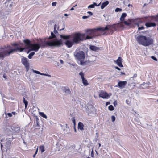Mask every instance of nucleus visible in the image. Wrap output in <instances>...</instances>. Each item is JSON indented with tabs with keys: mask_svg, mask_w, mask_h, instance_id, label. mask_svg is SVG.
<instances>
[{
	"mask_svg": "<svg viewBox=\"0 0 158 158\" xmlns=\"http://www.w3.org/2000/svg\"><path fill=\"white\" fill-rule=\"evenodd\" d=\"M127 16L126 13H123L122 14L120 18L121 22L116 24L112 25H106L105 27L100 28L99 30H110V33L112 34L115 31L118 30L120 28L124 27V25H128V22L127 21H124V18Z\"/></svg>",
	"mask_w": 158,
	"mask_h": 158,
	"instance_id": "nucleus-1",
	"label": "nucleus"
},
{
	"mask_svg": "<svg viewBox=\"0 0 158 158\" xmlns=\"http://www.w3.org/2000/svg\"><path fill=\"white\" fill-rule=\"evenodd\" d=\"M85 39L84 34L77 32L73 35L72 40H67L64 42V44L68 48H70L73 45L78 44L81 41L84 40Z\"/></svg>",
	"mask_w": 158,
	"mask_h": 158,
	"instance_id": "nucleus-2",
	"label": "nucleus"
},
{
	"mask_svg": "<svg viewBox=\"0 0 158 158\" xmlns=\"http://www.w3.org/2000/svg\"><path fill=\"white\" fill-rule=\"evenodd\" d=\"M138 42L140 44L145 46H148L153 43V40L150 37L140 35L136 38Z\"/></svg>",
	"mask_w": 158,
	"mask_h": 158,
	"instance_id": "nucleus-3",
	"label": "nucleus"
},
{
	"mask_svg": "<svg viewBox=\"0 0 158 158\" xmlns=\"http://www.w3.org/2000/svg\"><path fill=\"white\" fill-rule=\"evenodd\" d=\"M62 44V41L61 39L59 40L56 39L50 41H47L44 44V45L42 46V47L48 46H54L59 47Z\"/></svg>",
	"mask_w": 158,
	"mask_h": 158,
	"instance_id": "nucleus-4",
	"label": "nucleus"
},
{
	"mask_svg": "<svg viewBox=\"0 0 158 158\" xmlns=\"http://www.w3.org/2000/svg\"><path fill=\"white\" fill-rule=\"evenodd\" d=\"M103 27H99L97 29H89L86 30L85 31L86 34L84 33L85 34V39L84 40H89L92 38L93 36L94 35V33L96 32L97 31H105V30H102L99 29L100 28Z\"/></svg>",
	"mask_w": 158,
	"mask_h": 158,
	"instance_id": "nucleus-5",
	"label": "nucleus"
},
{
	"mask_svg": "<svg viewBox=\"0 0 158 158\" xmlns=\"http://www.w3.org/2000/svg\"><path fill=\"white\" fill-rule=\"evenodd\" d=\"M75 57L80 61V64L82 65H85L86 62L84 61L85 58V54L82 51H79L75 55Z\"/></svg>",
	"mask_w": 158,
	"mask_h": 158,
	"instance_id": "nucleus-6",
	"label": "nucleus"
},
{
	"mask_svg": "<svg viewBox=\"0 0 158 158\" xmlns=\"http://www.w3.org/2000/svg\"><path fill=\"white\" fill-rule=\"evenodd\" d=\"M43 45H44V44L41 45L39 43L32 44H31V46L30 47V48L31 49L29 50L27 53H28L30 51H34L35 52H37L40 47H42Z\"/></svg>",
	"mask_w": 158,
	"mask_h": 158,
	"instance_id": "nucleus-7",
	"label": "nucleus"
},
{
	"mask_svg": "<svg viewBox=\"0 0 158 158\" xmlns=\"http://www.w3.org/2000/svg\"><path fill=\"white\" fill-rule=\"evenodd\" d=\"M7 48L8 49L7 50L8 51V55H9L10 54L13 53L14 52H17L18 51H19L20 52H22L23 51L24 49V48H21V47H15L14 49H12L11 47L10 46H7Z\"/></svg>",
	"mask_w": 158,
	"mask_h": 158,
	"instance_id": "nucleus-8",
	"label": "nucleus"
},
{
	"mask_svg": "<svg viewBox=\"0 0 158 158\" xmlns=\"http://www.w3.org/2000/svg\"><path fill=\"white\" fill-rule=\"evenodd\" d=\"M21 62L25 66L27 71H28L29 69V64L28 63V60L27 58L23 57L21 60Z\"/></svg>",
	"mask_w": 158,
	"mask_h": 158,
	"instance_id": "nucleus-9",
	"label": "nucleus"
},
{
	"mask_svg": "<svg viewBox=\"0 0 158 158\" xmlns=\"http://www.w3.org/2000/svg\"><path fill=\"white\" fill-rule=\"evenodd\" d=\"M11 128L15 133H18L20 131V128L17 125L13 124L11 126Z\"/></svg>",
	"mask_w": 158,
	"mask_h": 158,
	"instance_id": "nucleus-10",
	"label": "nucleus"
},
{
	"mask_svg": "<svg viewBox=\"0 0 158 158\" xmlns=\"http://www.w3.org/2000/svg\"><path fill=\"white\" fill-rule=\"evenodd\" d=\"M135 25H137L138 27V30H140L144 29V27L143 26V24L142 21L139 20L137 23H135Z\"/></svg>",
	"mask_w": 158,
	"mask_h": 158,
	"instance_id": "nucleus-11",
	"label": "nucleus"
},
{
	"mask_svg": "<svg viewBox=\"0 0 158 158\" xmlns=\"http://www.w3.org/2000/svg\"><path fill=\"white\" fill-rule=\"evenodd\" d=\"M99 97L102 98H107L109 97L108 94L106 92H101L99 95Z\"/></svg>",
	"mask_w": 158,
	"mask_h": 158,
	"instance_id": "nucleus-12",
	"label": "nucleus"
},
{
	"mask_svg": "<svg viewBox=\"0 0 158 158\" xmlns=\"http://www.w3.org/2000/svg\"><path fill=\"white\" fill-rule=\"evenodd\" d=\"M114 62L120 67H123L122 64V59L121 57H119L118 59L114 61Z\"/></svg>",
	"mask_w": 158,
	"mask_h": 158,
	"instance_id": "nucleus-13",
	"label": "nucleus"
},
{
	"mask_svg": "<svg viewBox=\"0 0 158 158\" xmlns=\"http://www.w3.org/2000/svg\"><path fill=\"white\" fill-rule=\"evenodd\" d=\"M137 76L136 74H135L133 77H131L130 79V83L131 84H132V87L135 86L134 84L135 83V80L136 79Z\"/></svg>",
	"mask_w": 158,
	"mask_h": 158,
	"instance_id": "nucleus-14",
	"label": "nucleus"
},
{
	"mask_svg": "<svg viewBox=\"0 0 158 158\" xmlns=\"http://www.w3.org/2000/svg\"><path fill=\"white\" fill-rule=\"evenodd\" d=\"M127 84L126 81H120L118 83L117 85H116V87H119L120 88H123Z\"/></svg>",
	"mask_w": 158,
	"mask_h": 158,
	"instance_id": "nucleus-15",
	"label": "nucleus"
},
{
	"mask_svg": "<svg viewBox=\"0 0 158 158\" xmlns=\"http://www.w3.org/2000/svg\"><path fill=\"white\" fill-rule=\"evenodd\" d=\"M7 50L0 52V58L4 57V56H9Z\"/></svg>",
	"mask_w": 158,
	"mask_h": 158,
	"instance_id": "nucleus-16",
	"label": "nucleus"
},
{
	"mask_svg": "<svg viewBox=\"0 0 158 158\" xmlns=\"http://www.w3.org/2000/svg\"><path fill=\"white\" fill-rule=\"evenodd\" d=\"M84 125L83 123L81 122H79L78 124V128L81 131H82L84 130Z\"/></svg>",
	"mask_w": 158,
	"mask_h": 158,
	"instance_id": "nucleus-17",
	"label": "nucleus"
},
{
	"mask_svg": "<svg viewBox=\"0 0 158 158\" xmlns=\"http://www.w3.org/2000/svg\"><path fill=\"white\" fill-rule=\"evenodd\" d=\"M90 49L91 50L94 51H97L98 50H100V48L99 47L94 45H90Z\"/></svg>",
	"mask_w": 158,
	"mask_h": 158,
	"instance_id": "nucleus-18",
	"label": "nucleus"
},
{
	"mask_svg": "<svg viewBox=\"0 0 158 158\" xmlns=\"http://www.w3.org/2000/svg\"><path fill=\"white\" fill-rule=\"evenodd\" d=\"M145 26L148 27H155L156 24L154 23L151 22H148L145 23Z\"/></svg>",
	"mask_w": 158,
	"mask_h": 158,
	"instance_id": "nucleus-19",
	"label": "nucleus"
},
{
	"mask_svg": "<svg viewBox=\"0 0 158 158\" xmlns=\"http://www.w3.org/2000/svg\"><path fill=\"white\" fill-rule=\"evenodd\" d=\"M24 43L27 45L30 48V47L31 46V44H31L30 41L28 39H26L25 40H24L23 41Z\"/></svg>",
	"mask_w": 158,
	"mask_h": 158,
	"instance_id": "nucleus-20",
	"label": "nucleus"
},
{
	"mask_svg": "<svg viewBox=\"0 0 158 158\" xmlns=\"http://www.w3.org/2000/svg\"><path fill=\"white\" fill-rule=\"evenodd\" d=\"M109 3V2L108 1H106L103 3L101 6V9H102L105 8V7Z\"/></svg>",
	"mask_w": 158,
	"mask_h": 158,
	"instance_id": "nucleus-21",
	"label": "nucleus"
},
{
	"mask_svg": "<svg viewBox=\"0 0 158 158\" xmlns=\"http://www.w3.org/2000/svg\"><path fill=\"white\" fill-rule=\"evenodd\" d=\"M55 34L54 33L52 32H51V36L48 38H46V39L51 40L55 38L56 37V36Z\"/></svg>",
	"mask_w": 158,
	"mask_h": 158,
	"instance_id": "nucleus-22",
	"label": "nucleus"
},
{
	"mask_svg": "<svg viewBox=\"0 0 158 158\" xmlns=\"http://www.w3.org/2000/svg\"><path fill=\"white\" fill-rule=\"evenodd\" d=\"M62 89L64 92L68 93L69 94L71 93V91L69 89H66L65 87H63L62 88Z\"/></svg>",
	"mask_w": 158,
	"mask_h": 158,
	"instance_id": "nucleus-23",
	"label": "nucleus"
},
{
	"mask_svg": "<svg viewBox=\"0 0 158 158\" xmlns=\"http://www.w3.org/2000/svg\"><path fill=\"white\" fill-rule=\"evenodd\" d=\"M139 115L138 114H135V117L134 118V120L137 123H140L139 121V120L138 117L139 116Z\"/></svg>",
	"mask_w": 158,
	"mask_h": 158,
	"instance_id": "nucleus-24",
	"label": "nucleus"
},
{
	"mask_svg": "<svg viewBox=\"0 0 158 158\" xmlns=\"http://www.w3.org/2000/svg\"><path fill=\"white\" fill-rule=\"evenodd\" d=\"M60 37L61 38H62L64 40H68L69 39V35H60Z\"/></svg>",
	"mask_w": 158,
	"mask_h": 158,
	"instance_id": "nucleus-25",
	"label": "nucleus"
},
{
	"mask_svg": "<svg viewBox=\"0 0 158 158\" xmlns=\"http://www.w3.org/2000/svg\"><path fill=\"white\" fill-rule=\"evenodd\" d=\"M82 83L85 85L86 86L88 85L87 80L85 79V78L82 79Z\"/></svg>",
	"mask_w": 158,
	"mask_h": 158,
	"instance_id": "nucleus-26",
	"label": "nucleus"
},
{
	"mask_svg": "<svg viewBox=\"0 0 158 158\" xmlns=\"http://www.w3.org/2000/svg\"><path fill=\"white\" fill-rule=\"evenodd\" d=\"M39 149L40 150L42 153H43L45 151V150L44 149V147L43 145H40L39 147Z\"/></svg>",
	"mask_w": 158,
	"mask_h": 158,
	"instance_id": "nucleus-27",
	"label": "nucleus"
},
{
	"mask_svg": "<svg viewBox=\"0 0 158 158\" xmlns=\"http://www.w3.org/2000/svg\"><path fill=\"white\" fill-rule=\"evenodd\" d=\"M23 102L25 104V108H26L27 106L28 102L27 100H25V98L23 97Z\"/></svg>",
	"mask_w": 158,
	"mask_h": 158,
	"instance_id": "nucleus-28",
	"label": "nucleus"
},
{
	"mask_svg": "<svg viewBox=\"0 0 158 158\" xmlns=\"http://www.w3.org/2000/svg\"><path fill=\"white\" fill-rule=\"evenodd\" d=\"M35 53L34 52H32L31 53H30L28 56V57L29 59H31L32 57V56L35 55Z\"/></svg>",
	"mask_w": 158,
	"mask_h": 158,
	"instance_id": "nucleus-29",
	"label": "nucleus"
},
{
	"mask_svg": "<svg viewBox=\"0 0 158 158\" xmlns=\"http://www.w3.org/2000/svg\"><path fill=\"white\" fill-rule=\"evenodd\" d=\"M108 109L110 111H112L114 109L113 106L112 105H110L108 107Z\"/></svg>",
	"mask_w": 158,
	"mask_h": 158,
	"instance_id": "nucleus-30",
	"label": "nucleus"
},
{
	"mask_svg": "<svg viewBox=\"0 0 158 158\" xmlns=\"http://www.w3.org/2000/svg\"><path fill=\"white\" fill-rule=\"evenodd\" d=\"M79 75L81 76L82 79L84 78V75L82 72H80L79 73Z\"/></svg>",
	"mask_w": 158,
	"mask_h": 158,
	"instance_id": "nucleus-31",
	"label": "nucleus"
},
{
	"mask_svg": "<svg viewBox=\"0 0 158 158\" xmlns=\"http://www.w3.org/2000/svg\"><path fill=\"white\" fill-rule=\"evenodd\" d=\"M122 11V9L120 8H117L115 10L116 12H120Z\"/></svg>",
	"mask_w": 158,
	"mask_h": 158,
	"instance_id": "nucleus-32",
	"label": "nucleus"
},
{
	"mask_svg": "<svg viewBox=\"0 0 158 158\" xmlns=\"http://www.w3.org/2000/svg\"><path fill=\"white\" fill-rule=\"evenodd\" d=\"M111 120L113 122H114L116 119L115 117L114 116H112L111 117Z\"/></svg>",
	"mask_w": 158,
	"mask_h": 158,
	"instance_id": "nucleus-33",
	"label": "nucleus"
},
{
	"mask_svg": "<svg viewBox=\"0 0 158 158\" xmlns=\"http://www.w3.org/2000/svg\"><path fill=\"white\" fill-rule=\"evenodd\" d=\"M41 116L42 117L45 118H47V116L44 113H41Z\"/></svg>",
	"mask_w": 158,
	"mask_h": 158,
	"instance_id": "nucleus-34",
	"label": "nucleus"
},
{
	"mask_svg": "<svg viewBox=\"0 0 158 158\" xmlns=\"http://www.w3.org/2000/svg\"><path fill=\"white\" fill-rule=\"evenodd\" d=\"M72 120L73 121V123L74 125L76 124V121L75 119V117H73L72 118Z\"/></svg>",
	"mask_w": 158,
	"mask_h": 158,
	"instance_id": "nucleus-35",
	"label": "nucleus"
},
{
	"mask_svg": "<svg viewBox=\"0 0 158 158\" xmlns=\"http://www.w3.org/2000/svg\"><path fill=\"white\" fill-rule=\"evenodd\" d=\"M33 71L34 73H36L37 74H40H40H41V73H40V72L39 71H36V70H33Z\"/></svg>",
	"mask_w": 158,
	"mask_h": 158,
	"instance_id": "nucleus-36",
	"label": "nucleus"
},
{
	"mask_svg": "<svg viewBox=\"0 0 158 158\" xmlns=\"http://www.w3.org/2000/svg\"><path fill=\"white\" fill-rule=\"evenodd\" d=\"M11 45L13 46H19V44H18L14 43L12 44Z\"/></svg>",
	"mask_w": 158,
	"mask_h": 158,
	"instance_id": "nucleus-37",
	"label": "nucleus"
},
{
	"mask_svg": "<svg viewBox=\"0 0 158 158\" xmlns=\"http://www.w3.org/2000/svg\"><path fill=\"white\" fill-rule=\"evenodd\" d=\"M94 5H93V4H91V5H89L88 7V8H94Z\"/></svg>",
	"mask_w": 158,
	"mask_h": 158,
	"instance_id": "nucleus-38",
	"label": "nucleus"
},
{
	"mask_svg": "<svg viewBox=\"0 0 158 158\" xmlns=\"http://www.w3.org/2000/svg\"><path fill=\"white\" fill-rule=\"evenodd\" d=\"M7 114L8 115V116L10 117H11L12 116V114L11 113H7Z\"/></svg>",
	"mask_w": 158,
	"mask_h": 158,
	"instance_id": "nucleus-39",
	"label": "nucleus"
},
{
	"mask_svg": "<svg viewBox=\"0 0 158 158\" xmlns=\"http://www.w3.org/2000/svg\"><path fill=\"white\" fill-rule=\"evenodd\" d=\"M151 58L152 59H153L154 60H155V61H157V59L155 57H154V56H152L151 57Z\"/></svg>",
	"mask_w": 158,
	"mask_h": 158,
	"instance_id": "nucleus-40",
	"label": "nucleus"
},
{
	"mask_svg": "<svg viewBox=\"0 0 158 158\" xmlns=\"http://www.w3.org/2000/svg\"><path fill=\"white\" fill-rule=\"evenodd\" d=\"M56 2H54L52 3V5L53 6H56Z\"/></svg>",
	"mask_w": 158,
	"mask_h": 158,
	"instance_id": "nucleus-41",
	"label": "nucleus"
},
{
	"mask_svg": "<svg viewBox=\"0 0 158 158\" xmlns=\"http://www.w3.org/2000/svg\"><path fill=\"white\" fill-rule=\"evenodd\" d=\"M100 3L98 5H97V3H93V5H94V6H99L100 5Z\"/></svg>",
	"mask_w": 158,
	"mask_h": 158,
	"instance_id": "nucleus-42",
	"label": "nucleus"
},
{
	"mask_svg": "<svg viewBox=\"0 0 158 158\" xmlns=\"http://www.w3.org/2000/svg\"><path fill=\"white\" fill-rule=\"evenodd\" d=\"M89 17V16H83L82 17V18L83 19H86L87 18Z\"/></svg>",
	"mask_w": 158,
	"mask_h": 158,
	"instance_id": "nucleus-43",
	"label": "nucleus"
},
{
	"mask_svg": "<svg viewBox=\"0 0 158 158\" xmlns=\"http://www.w3.org/2000/svg\"><path fill=\"white\" fill-rule=\"evenodd\" d=\"M87 13L89 14V15L90 16H91L93 15V13L92 12H90V11H88L87 12Z\"/></svg>",
	"mask_w": 158,
	"mask_h": 158,
	"instance_id": "nucleus-44",
	"label": "nucleus"
},
{
	"mask_svg": "<svg viewBox=\"0 0 158 158\" xmlns=\"http://www.w3.org/2000/svg\"><path fill=\"white\" fill-rule=\"evenodd\" d=\"M53 32L54 33V34H56V33H57V31L56 30V29H54V31H53Z\"/></svg>",
	"mask_w": 158,
	"mask_h": 158,
	"instance_id": "nucleus-45",
	"label": "nucleus"
},
{
	"mask_svg": "<svg viewBox=\"0 0 158 158\" xmlns=\"http://www.w3.org/2000/svg\"><path fill=\"white\" fill-rule=\"evenodd\" d=\"M114 68L116 69H117V70H121V69L120 68H119L118 67H117V66H115L114 67Z\"/></svg>",
	"mask_w": 158,
	"mask_h": 158,
	"instance_id": "nucleus-46",
	"label": "nucleus"
},
{
	"mask_svg": "<svg viewBox=\"0 0 158 158\" xmlns=\"http://www.w3.org/2000/svg\"><path fill=\"white\" fill-rule=\"evenodd\" d=\"M38 147H37V148L36 149V151L35 153V154H36L37 153V152H38Z\"/></svg>",
	"mask_w": 158,
	"mask_h": 158,
	"instance_id": "nucleus-47",
	"label": "nucleus"
},
{
	"mask_svg": "<svg viewBox=\"0 0 158 158\" xmlns=\"http://www.w3.org/2000/svg\"><path fill=\"white\" fill-rule=\"evenodd\" d=\"M60 63L61 64H63L64 63V62H63V60H60Z\"/></svg>",
	"mask_w": 158,
	"mask_h": 158,
	"instance_id": "nucleus-48",
	"label": "nucleus"
},
{
	"mask_svg": "<svg viewBox=\"0 0 158 158\" xmlns=\"http://www.w3.org/2000/svg\"><path fill=\"white\" fill-rule=\"evenodd\" d=\"M11 114H12L13 115H15L16 114V113L15 112L13 111V112H12V113Z\"/></svg>",
	"mask_w": 158,
	"mask_h": 158,
	"instance_id": "nucleus-49",
	"label": "nucleus"
},
{
	"mask_svg": "<svg viewBox=\"0 0 158 158\" xmlns=\"http://www.w3.org/2000/svg\"><path fill=\"white\" fill-rule=\"evenodd\" d=\"M56 27H57L56 25V24H55L54 25V29H56Z\"/></svg>",
	"mask_w": 158,
	"mask_h": 158,
	"instance_id": "nucleus-50",
	"label": "nucleus"
},
{
	"mask_svg": "<svg viewBox=\"0 0 158 158\" xmlns=\"http://www.w3.org/2000/svg\"><path fill=\"white\" fill-rule=\"evenodd\" d=\"M110 104V102H106V105L107 106L109 104Z\"/></svg>",
	"mask_w": 158,
	"mask_h": 158,
	"instance_id": "nucleus-51",
	"label": "nucleus"
},
{
	"mask_svg": "<svg viewBox=\"0 0 158 158\" xmlns=\"http://www.w3.org/2000/svg\"><path fill=\"white\" fill-rule=\"evenodd\" d=\"M40 75H47V74L44 73H41V74H40Z\"/></svg>",
	"mask_w": 158,
	"mask_h": 158,
	"instance_id": "nucleus-52",
	"label": "nucleus"
},
{
	"mask_svg": "<svg viewBox=\"0 0 158 158\" xmlns=\"http://www.w3.org/2000/svg\"><path fill=\"white\" fill-rule=\"evenodd\" d=\"M74 10V9L73 8V7H72V8L71 9H70V10Z\"/></svg>",
	"mask_w": 158,
	"mask_h": 158,
	"instance_id": "nucleus-53",
	"label": "nucleus"
},
{
	"mask_svg": "<svg viewBox=\"0 0 158 158\" xmlns=\"http://www.w3.org/2000/svg\"><path fill=\"white\" fill-rule=\"evenodd\" d=\"M1 143V149H2V147H3V145H2V143Z\"/></svg>",
	"mask_w": 158,
	"mask_h": 158,
	"instance_id": "nucleus-54",
	"label": "nucleus"
},
{
	"mask_svg": "<svg viewBox=\"0 0 158 158\" xmlns=\"http://www.w3.org/2000/svg\"><path fill=\"white\" fill-rule=\"evenodd\" d=\"M64 16H68V15L67 14H64Z\"/></svg>",
	"mask_w": 158,
	"mask_h": 158,
	"instance_id": "nucleus-55",
	"label": "nucleus"
},
{
	"mask_svg": "<svg viewBox=\"0 0 158 158\" xmlns=\"http://www.w3.org/2000/svg\"><path fill=\"white\" fill-rule=\"evenodd\" d=\"M36 155V154H35V153L34 154V155L33 156V158H35V156Z\"/></svg>",
	"mask_w": 158,
	"mask_h": 158,
	"instance_id": "nucleus-56",
	"label": "nucleus"
},
{
	"mask_svg": "<svg viewBox=\"0 0 158 158\" xmlns=\"http://www.w3.org/2000/svg\"><path fill=\"white\" fill-rule=\"evenodd\" d=\"M98 144H99V147H100L101 146V144L100 143H99Z\"/></svg>",
	"mask_w": 158,
	"mask_h": 158,
	"instance_id": "nucleus-57",
	"label": "nucleus"
},
{
	"mask_svg": "<svg viewBox=\"0 0 158 158\" xmlns=\"http://www.w3.org/2000/svg\"><path fill=\"white\" fill-rule=\"evenodd\" d=\"M74 130H75V132H76V129L75 128V127H74Z\"/></svg>",
	"mask_w": 158,
	"mask_h": 158,
	"instance_id": "nucleus-58",
	"label": "nucleus"
},
{
	"mask_svg": "<svg viewBox=\"0 0 158 158\" xmlns=\"http://www.w3.org/2000/svg\"><path fill=\"white\" fill-rule=\"evenodd\" d=\"M130 22H131L130 20V19H129V25L130 24Z\"/></svg>",
	"mask_w": 158,
	"mask_h": 158,
	"instance_id": "nucleus-59",
	"label": "nucleus"
},
{
	"mask_svg": "<svg viewBox=\"0 0 158 158\" xmlns=\"http://www.w3.org/2000/svg\"><path fill=\"white\" fill-rule=\"evenodd\" d=\"M105 34H106V32H104L102 33V35H104Z\"/></svg>",
	"mask_w": 158,
	"mask_h": 158,
	"instance_id": "nucleus-60",
	"label": "nucleus"
},
{
	"mask_svg": "<svg viewBox=\"0 0 158 158\" xmlns=\"http://www.w3.org/2000/svg\"><path fill=\"white\" fill-rule=\"evenodd\" d=\"M3 77L4 78H6V77L4 75H3Z\"/></svg>",
	"mask_w": 158,
	"mask_h": 158,
	"instance_id": "nucleus-61",
	"label": "nucleus"
},
{
	"mask_svg": "<svg viewBox=\"0 0 158 158\" xmlns=\"http://www.w3.org/2000/svg\"><path fill=\"white\" fill-rule=\"evenodd\" d=\"M121 73L122 74H124V73L121 72Z\"/></svg>",
	"mask_w": 158,
	"mask_h": 158,
	"instance_id": "nucleus-62",
	"label": "nucleus"
},
{
	"mask_svg": "<svg viewBox=\"0 0 158 158\" xmlns=\"http://www.w3.org/2000/svg\"><path fill=\"white\" fill-rule=\"evenodd\" d=\"M146 5V4H144L143 6V7L144 6H145Z\"/></svg>",
	"mask_w": 158,
	"mask_h": 158,
	"instance_id": "nucleus-63",
	"label": "nucleus"
},
{
	"mask_svg": "<svg viewBox=\"0 0 158 158\" xmlns=\"http://www.w3.org/2000/svg\"><path fill=\"white\" fill-rule=\"evenodd\" d=\"M126 102L127 103V104H128V103H127V100H126Z\"/></svg>",
	"mask_w": 158,
	"mask_h": 158,
	"instance_id": "nucleus-64",
	"label": "nucleus"
}]
</instances>
